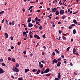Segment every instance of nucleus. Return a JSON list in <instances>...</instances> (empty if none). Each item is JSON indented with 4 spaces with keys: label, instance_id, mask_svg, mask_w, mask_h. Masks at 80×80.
Here are the masks:
<instances>
[{
    "label": "nucleus",
    "instance_id": "54",
    "mask_svg": "<svg viewBox=\"0 0 80 80\" xmlns=\"http://www.w3.org/2000/svg\"><path fill=\"white\" fill-rule=\"evenodd\" d=\"M14 48V47L13 46H12L11 47V49H13Z\"/></svg>",
    "mask_w": 80,
    "mask_h": 80
},
{
    "label": "nucleus",
    "instance_id": "1",
    "mask_svg": "<svg viewBox=\"0 0 80 80\" xmlns=\"http://www.w3.org/2000/svg\"><path fill=\"white\" fill-rule=\"evenodd\" d=\"M62 60V59L60 58H58L57 60H56V59H54V60L52 61V65H54L55 63H57V62H58V61H61Z\"/></svg>",
    "mask_w": 80,
    "mask_h": 80
},
{
    "label": "nucleus",
    "instance_id": "57",
    "mask_svg": "<svg viewBox=\"0 0 80 80\" xmlns=\"http://www.w3.org/2000/svg\"><path fill=\"white\" fill-rule=\"evenodd\" d=\"M39 43H38L37 44V45L36 46V47H37V46H38V45H39Z\"/></svg>",
    "mask_w": 80,
    "mask_h": 80
},
{
    "label": "nucleus",
    "instance_id": "24",
    "mask_svg": "<svg viewBox=\"0 0 80 80\" xmlns=\"http://www.w3.org/2000/svg\"><path fill=\"white\" fill-rule=\"evenodd\" d=\"M15 22H14V21H12V25H14V24H15V23H14Z\"/></svg>",
    "mask_w": 80,
    "mask_h": 80
},
{
    "label": "nucleus",
    "instance_id": "41",
    "mask_svg": "<svg viewBox=\"0 0 80 80\" xmlns=\"http://www.w3.org/2000/svg\"><path fill=\"white\" fill-rule=\"evenodd\" d=\"M10 38L12 40H13V37L12 36H11L10 37Z\"/></svg>",
    "mask_w": 80,
    "mask_h": 80
},
{
    "label": "nucleus",
    "instance_id": "53",
    "mask_svg": "<svg viewBox=\"0 0 80 80\" xmlns=\"http://www.w3.org/2000/svg\"><path fill=\"white\" fill-rule=\"evenodd\" d=\"M54 80H59V79L58 78H55L54 79Z\"/></svg>",
    "mask_w": 80,
    "mask_h": 80
},
{
    "label": "nucleus",
    "instance_id": "13",
    "mask_svg": "<svg viewBox=\"0 0 80 80\" xmlns=\"http://www.w3.org/2000/svg\"><path fill=\"white\" fill-rule=\"evenodd\" d=\"M73 22L74 23H75V24H77V20L75 19H73Z\"/></svg>",
    "mask_w": 80,
    "mask_h": 80
},
{
    "label": "nucleus",
    "instance_id": "59",
    "mask_svg": "<svg viewBox=\"0 0 80 80\" xmlns=\"http://www.w3.org/2000/svg\"><path fill=\"white\" fill-rule=\"evenodd\" d=\"M32 71L33 72H35V69H33L32 70Z\"/></svg>",
    "mask_w": 80,
    "mask_h": 80
},
{
    "label": "nucleus",
    "instance_id": "7",
    "mask_svg": "<svg viewBox=\"0 0 80 80\" xmlns=\"http://www.w3.org/2000/svg\"><path fill=\"white\" fill-rule=\"evenodd\" d=\"M32 20V18L31 17H29L28 18L27 22L28 23H29V22H30V21Z\"/></svg>",
    "mask_w": 80,
    "mask_h": 80
},
{
    "label": "nucleus",
    "instance_id": "50",
    "mask_svg": "<svg viewBox=\"0 0 80 80\" xmlns=\"http://www.w3.org/2000/svg\"><path fill=\"white\" fill-rule=\"evenodd\" d=\"M59 33L60 34L62 33V31L60 30L59 31Z\"/></svg>",
    "mask_w": 80,
    "mask_h": 80
},
{
    "label": "nucleus",
    "instance_id": "18",
    "mask_svg": "<svg viewBox=\"0 0 80 80\" xmlns=\"http://www.w3.org/2000/svg\"><path fill=\"white\" fill-rule=\"evenodd\" d=\"M46 75V77H49V76H50V75H51V74L50 73H48L46 75Z\"/></svg>",
    "mask_w": 80,
    "mask_h": 80
},
{
    "label": "nucleus",
    "instance_id": "27",
    "mask_svg": "<svg viewBox=\"0 0 80 80\" xmlns=\"http://www.w3.org/2000/svg\"><path fill=\"white\" fill-rule=\"evenodd\" d=\"M16 65V67H19V64L18 63H17Z\"/></svg>",
    "mask_w": 80,
    "mask_h": 80
},
{
    "label": "nucleus",
    "instance_id": "47",
    "mask_svg": "<svg viewBox=\"0 0 80 80\" xmlns=\"http://www.w3.org/2000/svg\"><path fill=\"white\" fill-rule=\"evenodd\" d=\"M18 45H20V44H21L20 42H18Z\"/></svg>",
    "mask_w": 80,
    "mask_h": 80
},
{
    "label": "nucleus",
    "instance_id": "4",
    "mask_svg": "<svg viewBox=\"0 0 80 80\" xmlns=\"http://www.w3.org/2000/svg\"><path fill=\"white\" fill-rule=\"evenodd\" d=\"M49 69L48 68H47L46 70L44 71V73H47L48 72H49Z\"/></svg>",
    "mask_w": 80,
    "mask_h": 80
},
{
    "label": "nucleus",
    "instance_id": "30",
    "mask_svg": "<svg viewBox=\"0 0 80 80\" xmlns=\"http://www.w3.org/2000/svg\"><path fill=\"white\" fill-rule=\"evenodd\" d=\"M73 53V54H74V55H78V52H74Z\"/></svg>",
    "mask_w": 80,
    "mask_h": 80
},
{
    "label": "nucleus",
    "instance_id": "10",
    "mask_svg": "<svg viewBox=\"0 0 80 80\" xmlns=\"http://www.w3.org/2000/svg\"><path fill=\"white\" fill-rule=\"evenodd\" d=\"M58 79H60V78L61 77V76H60V73H58Z\"/></svg>",
    "mask_w": 80,
    "mask_h": 80
},
{
    "label": "nucleus",
    "instance_id": "46",
    "mask_svg": "<svg viewBox=\"0 0 80 80\" xmlns=\"http://www.w3.org/2000/svg\"><path fill=\"white\" fill-rule=\"evenodd\" d=\"M43 73H44V72H43V71H41V74H43Z\"/></svg>",
    "mask_w": 80,
    "mask_h": 80
},
{
    "label": "nucleus",
    "instance_id": "61",
    "mask_svg": "<svg viewBox=\"0 0 80 80\" xmlns=\"http://www.w3.org/2000/svg\"><path fill=\"white\" fill-rule=\"evenodd\" d=\"M43 48H44L45 49H46V48H47L45 46H43Z\"/></svg>",
    "mask_w": 80,
    "mask_h": 80
},
{
    "label": "nucleus",
    "instance_id": "39",
    "mask_svg": "<svg viewBox=\"0 0 80 80\" xmlns=\"http://www.w3.org/2000/svg\"><path fill=\"white\" fill-rule=\"evenodd\" d=\"M71 27H74L75 26V24H72L71 25Z\"/></svg>",
    "mask_w": 80,
    "mask_h": 80
},
{
    "label": "nucleus",
    "instance_id": "43",
    "mask_svg": "<svg viewBox=\"0 0 80 80\" xmlns=\"http://www.w3.org/2000/svg\"><path fill=\"white\" fill-rule=\"evenodd\" d=\"M58 18H59L58 17H56L55 18V19L56 20H58Z\"/></svg>",
    "mask_w": 80,
    "mask_h": 80
},
{
    "label": "nucleus",
    "instance_id": "60",
    "mask_svg": "<svg viewBox=\"0 0 80 80\" xmlns=\"http://www.w3.org/2000/svg\"><path fill=\"white\" fill-rule=\"evenodd\" d=\"M55 52H53L52 53V55L53 56L54 55H55Z\"/></svg>",
    "mask_w": 80,
    "mask_h": 80
},
{
    "label": "nucleus",
    "instance_id": "64",
    "mask_svg": "<svg viewBox=\"0 0 80 80\" xmlns=\"http://www.w3.org/2000/svg\"><path fill=\"white\" fill-rule=\"evenodd\" d=\"M49 17H52V14H50V15H49Z\"/></svg>",
    "mask_w": 80,
    "mask_h": 80
},
{
    "label": "nucleus",
    "instance_id": "56",
    "mask_svg": "<svg viewBox=\"0 0 80 80\" xmlns=\"http://www.w3.org/2000/svg\"><path fill=\"white\" fill-rule=\"evenodd\" d=\"M22 11L23 12H25V9H22Z\"/></svg>",
    "mask_w": 80,
    "mask_h": 80
},
{
    "label": "nucleus",
    "instance_id": "48",
    "mask_svg": "<svg viewBox=\"0 0 80 80\" xmlns=\"http://www.w3.org/2000/svg\"><path fill=\"white\" fill-rule=\"evenodd\" d=\"M52 27H55V24L54 23H52Z\"/></svg>",
    "mask_w": 80,
    "mask_h": 80
},
{
    "label": "nucleus",
    "instance_id": "33",
    "mask_svg": "<svg viewBox=\"0 0 80 80\" xmlns=\"http://www.w3.org/2000/svg\"><path fill=\"white\" fill-rule=\"evenodd\" d=\"M39 29H40V30H42V29L43 28H42V26H41L39 27Z\"/></svg>",
    "mask_w": 80,
    "mask_h": 80
},
{
    "label": "nucleus",
    "instance_id": "22",
    "mask_svg": "<svg viewBox=\"0 0 80 80\" xmlns=\"http://www.w3.org/2000/svg\"><path fill=\"white\" fill-rule=\"evenodd\" d=\"M34 37L35 38H37V37H38V35L36 34H34Z\"/></svg>",
    "mask_w": 80,
    "mask_h": 80
},
{
    "label": "nucleus",
    "instance_id": "14",
    "mask_svg": "<svg viewBox=\"0 0 80 80\" xmlns=\"http://www.w3.org/2000/svg\"><path fill=\"white\" fill-rule=\"evenodd\" d=\"M59 14V12L58 11H56L55 13L56 15H58Z\"/></svg>",
    "mask_w": 80,
    "mask_h": 80
},
{
    "label": "nucleus",
    "instance_id": "36",
    "mask_svg": "<svg viewBox=\"0 0 80 80\" xmlns=\"http://www.w3.org/2000/svg\"><path fill=\"white\" fill-rule=\"evenodd\" d=\"M38 18H37V17H36L35 19L34 20H35V21H37V20H38Z\"/></svg>",
    "mask_w": 80,
    "mask_h": 80
},
{
    "label": "nucleus",
    "instance_id": "11",
    "mask_svg": "<svg viewBox=\"0 0 80 80\" xmlns=\"http://www.w3.org/2000/svg\"><path fill=\"white\" fill-rule=\"evenodd\" d=\"M5 36H6L5 38H8V34H7V33L5 32Z\"/></svg>",
    "mask_w": 80,
    "mask_h": 80
},
{
    "label": "nucleus",
    "instance_id": "45",
    "mask_svg": "<svg viewBox=\"0 0 80 80\" xmlns=\"http://www.w3.org/2000/svg\"><path fill=\"white\" fill-rule=\"evenodd\" d=\"M72 27H71V26L69 27H68L69 29H72Z\"/></svg>",
    "mask_w": 80,
    "mask_h": 80
},
{
    "label": "nucleus",
    "instance_id": "51",
    "mask_svg": "<svg viewBox=\"0 0 80 80\" xmlns=\"http://www.w3.org/2000/svg\"><path fill=\"white\" fill-rule=\"evenodd\" d=\"M45 37V34H44L42 36L43 38H44Z\"/></svg>",
    "mask_w": 80,
    "mask_h": 80
},
{
    "label": "nucleus",
    "instance_id": "34",
    "mask_svg": "<svg viewBox=\"0 0 80 80\" xmlns=\"http://www.w3.org/2000/svg\"><path fill=\"white\" fill-rule=\"evenodd\" d=\"M2 66H3V67H5V64L4 63H2Z\"/></svg>",
    "mask_w": 80,
    "mask_h": 80
},
{
    "label": "nucleus",
    "instance_id": "58",
    "mask_svg": "<svg viewBox=\"0 0 80 80\" xmlns=\"http://www.w3.org/2000/svg\"><path fill=\"white\" fill-rule=\"evenodd\" d=\"M26 53H27V52H26V51H24L23 52V53H24V54H26Z\"/></svg>",
    "mask_w": 80,
    "mask_h": 80
},
{
    "label": "nucleus",
    "instance_id": "23",
    "mask_svg": "<svg viewBox=\"0 0 80 80\" xmlns=\"http://www.w3.org/2000/svg\"><path fill=\"white\" fill-rule=\"evenodd\" d=\"M23 36H25V35H26L27 34L26 33V32H23Z\"/></svg>",
    "mask_w": 80,
    "mask_h": 80
},
{
    "label": "nucleus",
    "instance_id": "32",
    "mask_svg": "<svg viewBox=\"0 0 80 80\" xmlns=\"http://www.w3.org/2000/svg\"><path fill=\"white\" fill-rule=\"evenodd\" d=\"M30 37L31 38H33V37H32V34H29Z\"/></svg>",
    "mask_w": 80,
    "mask_h": 80
},
{
    "label": "nucleus",
    "instance_id": "40",
    "mask_svg": "<svg viewBox=\"0 0 80 80\" xmlns=\"http://www.w3.org/2000/svg\"><path fill=\"white\" fill-rule=\"evenodd\" d=\"M32 34H33V33H32V32L31 31H30L29 35H32Z\"/></svg>",
    "mask_w": 80,
    "mask_h": 80
},
{
    "label": "nucleus",
    "instance_id": "38",
    "mask_svg": "<svg viewBox=\"0 0 80 80\" xmlns=\"http://www.w3.org/2000/svg\"><path fill=\"white\" fill-rule=\"evenodd\" d=\"M70 46L67 48V49L68 51L70 50Z\"/></svg>",
    "mask_w": 80,
    "mask_h": 80
},
{
    "label": "nucleus",
    "instance_id": "28",
    "mask_svg": "<svg viewBox=\"0 0 80 80\" xmlns=\"http://www.w3.org/2000/svg\"><path fill=\"white\" fill-rule=\"evenodd\" d=\"M41 62L42 63H43L44 64H45V61H44V60L42 61Z\"/></svg>",
    "mask_w": 80,
    "mask_h": 80
},
{
    "label": "nucleus",
    "instance_id": "44",
    "mask_svg": "<svg viewBox=\"0 0 80 80\" xmlns=\"http://www.w3.org/2000/svg\"><path fill=\"white\" fill-rule=\"evenodd\" d=\"M33 6H32L30 7H29V8H30L31 9H32V8H33Z\"/></svg>",
    "mask_w": 80,
    "mask_h": 80
},
{
    "label": "nucleus",
    "instance_id": "29",
    "mask_svg": "<svg viewBox=\"0 0 80 80\" xmlns=\"http://www.w3.org/2000/svg\"><path fill=\"white\" fill-rule=\"evenodd\" d=\"M76 50L75 49V47H74L73 48V53H75V50Z\"/></svg>",
    "mask_w": 80,
    "mask_h": 80
},
{
    "label": "nucleus",
    "instance_id": "15",
    "mask_svg": "<svg viewBox=\"0 0 80 80\" xmlns=\"http://www.w3.org/2000/svg\"><path fill=\"white\" fill-rule=\"evenodd\" d=\"M55 52H56L57 53H58V54H59V53H60V52H59V51H58L57 49H55Z\"/></svg>",
    "mask_w": 80,
    "mask_h": 80
},
{
    "label": "nucleus",
    "instance_id": "42",
    "mask_svg": "<svg viewBox=\"0 0 80 80\" xmlns=\"http://www.w3.org/2000/svg\"><path fill=\"white\" fill-rule=\"evenodd\" d=\"M38 72H39V73H40V72H41V70L38 69Z\"/></svg>",
    "mask_w": 80,
    "mask_h": 80
},
{
    "label": "nucleus",
    "instance_id": "63",
    "mask_svg": "<svg viewBox=\"0 0 80 80\" xmlns=\"http://www.w3.org/2000/svg\"><path fill=\"white\" fill-rule=\"evenodd\" d=\"M71 42H73V38H71Z\"/></svg>",
    "mask_w": 80,
    "mask_h": 80
},
{
    "label": "nucleus",
    "instance_id": "31",
    "mask_svg": "<svg viewBox=\"0 0 80 80\" xmlns=\"http://www.w3.org/2000/svg\"><path fill=\"white\" fill-rule=\"evenodd\" d=\"M4 13V11H2L1 12H0V15L1 14H3Z\"/></svg>",
    "mask_w": 80,
    "mask_h": 80
},
{
    "label": "nucleus",
    "instance_id": "3",
    "mask_svg": "<svg viewBox=\"0 0 80 80\" xmlns=\"http://www.w3.org/2000/svg\"><path fill=\"white\" fill-rule=\"evenodd\" d=\"M57 8H55L52 9L51 12L52 13H53V12H55L57 11Z\"/></svg>",
    "mask_w": 80,
    "mask_h": 80
},
{
    "label": "nucleus",
    "instance_id": "25",
    "mask_svg": "<svg viewBox=\"0 0 80 80\" xmlns=\"http://www.w3.org/2000/svg\"><path fill=\"white\" fill-rule=\"evenodd\" d=\"M34 27L36 29H37L38 28V27H37V26L36 25H34Z\"/></svg>",
    "mask_w": 80,
    "mask_h": 80
},
{
    "label": "nucleus",
    "instance_id": "26",
    "mask_svg": "<svg viewBox=\"0 0 80 80\" xmlns=\"http://www.w3.org/2000/svg\"><path fill=\"white\" fill-rule=\"evenodd\" d=\"M66 18V16L63 15L62 16V18L63 19H65V18Z\"/></svg>",
    "mask_w": 80,
    "mask_h": 80
},
{
    "label": "nucleus",
    "instance_id": "17",
    "mask_svg": "<svg viewBox=\"0 0 80 80\" xmlns=\"http://www.w3.org/2000/svg\"><path fill=\"white\" fill-rule=\"evenodd\" d=\"M73 33L74 34H75L76 33V30L75 29H74L73 30Z\"/></svg>",
    "mask_w": 80,
    "mask_h": 80
},
{
    "label": "nucleus",
    "instance_id": "20",
    "mask_svg": "<svg viewBox=\"0 0 80 80\" xmlns=\"http://www.w3.org/2000/svg\"><path fill=\"white\" fill-rule=\"evenodd\" d=\"M12 62H15V59L13 58H12Z\"/></svg>",
    "mask_w": 80,
    "mask_h": 80
},
{
    "label": "nucleus",
    "instance_id": "55",
    "mask_svg": "<svg viewBox=\"0 0 80 80\" xmlns=\"http://www.w3.org/2000/svg\"><path fill=\"white\" fill-rule=\"evenodd\" d=\"M4 22V19H3L2 20V23H3Z\"/></svg>",
    "mask_w": 80,
    "mask_h": 80
},
{
    "label": "nucleus",
    "instance_id": "16",
    "mask_svg": "<svg viewBox=\"0 0 80 80\" xmlns=\"http://www.w3.org/2000/svg\"><path fill=\"white\" fill-rule=\"evenodd\" d=\"M39 67L40 68H43V64H39Z\"/></svg>",
    "mask_w": 80,
    "mask_h": 80
},
{
    "label": "nucleus",
    "instance_id": "62",
    "mask_svg": "<svg viewBox=\"0 0 80 80\" xmlns=\"http://www.w3.org/2000/svg\"><path fill=\"white\" fill-rule=\"evenodd\" d=\"M36 24H38V25H39V22H36Z\"/></svg>",
    "mask_w": 80,
    "mask_h": 80
},
{
    "label": "nucleus",
    "instance_id": "37",
    "mask_svg": "<svg viewBox=\"0 0 80 80\" xmlns=\"http://www.w3.org/2000/svg\"><path fill=\"white\" fill-rule=\"evenodd\" d=\"M18 79L19 80H23V78H18Z\"/></svg>",
    "mask_w": 80,
    "mask_h": 80
},
{
    "label": "nucleus",
    "instance_id": "21",
    "mask_svg": "<svg viewBox=\"0 0 80 80\" xmlns=\"http://www.w3.org/2000/svg\"><path fill=\"white\" fill-rule=\"evenodd\" d=\"M62 39H63V40H67V38H66L64 36H63L62 37Z\"/></svg>",
    "mask_w": 80,
    "mask_h": 80
},
{
    "label": "nucleus",
    "instance_id": "19",
    "mask_svg": "<svg viewBox=\"0 0 80 80\" xmlns=\"http://www.w3.org/2000/svg\"><path fill=\"white\" fill-rule=\"evenodd\" d=\"M3 62V59L2 58L0 59V63H2Z\"/></svg>",
    "mask_w": 80,
    "mask_h": 80
},
{
    "label": "nucleus",
    "instance_id": "2",
    "mask_svg": "<svg viewBox=\"0 0 80 80\" xmlns=\"http://www.w3.org/2000/svg\"><path fill=\"white\" fill-rule=\"evenodd\" d=\"M13 68L12 70L14 72H19V69H18L17 68L13 66Z\"/></svg>",
    "mask_w": 80,
    "mask_h": 80
},
{
    "label": "nucleus",
    "instance_id": "6",
    "mask_svg": "<svg viewBox=\"0 0 80 80\" xmlns=\"http://www.w3.org/2000/svg\"><path fill=\"white\" fill-rule=\"evenodd\" d=\"M28 27H33V24L31 23L30 22H29L28 25Z\"/></svg>",
    "mask_w": 80,
    "mask_h": 80
},
{
    "label": "nucleus",
    "instance_id": "9",
    "mask_svg": "<svg viewBox=\"0 0 80 80\" xmlns=\"http://www.w3.org/2000/svg\"><path fill=\"white\" fill-rule=\"evenodd\" d=\"M61 65V62H58V63L57 64V67H60Z\"/></svg>",
    "mask_w": 80,
    "mask_h": 80
},
{
    "label": "nucleus",
    "instance_id": "35",
    "mask_svg": "<svg viewBox=\"0 0 80 80\" xmlns=\"http://www.w3.org/2000/svg\"><path fill=\"white\" fill-rule=\"evenodd\" d=\"M37 39L38 40H40V37L38 36L37 37Z\"/></svg>",
    "mask_w": 80,
    "mask_h": 80
},
{
    "label": "nucleus",
    "instance_id": "8",
    "mask_svg": "<svg viewBox=\"0 0 80 80\" xmlns=\"http://www.w3.org/2000/svg\"><path fill=\"white\" fill-rule=\"evenodd\" d=\"M4 72L3 70L1 68H0V74H1L2 73H3Z\"/></svg>",
    "mask_w": 80,
    "mask_h": 80
},
{
    "label": "nucleus",
    "instance_id": "5",
    "mask_svg": "<svg viewBox=\"0 0 80 80\" xmlns=\"http://www.w3.org/2000/svg\"><path fill=\"white\" fill-rule=\"evenodd\" d=\"M64 13H65V11L63 10H62L60 11V15H62V14H63Z\"/></svg>",
    "mask_w": 80,
    "mask_h": 80
},
{
    "label": "nucleus",
    "instance_id": "49",
    "mask_svg": "<svg viewBox=\"0 0 80 80\" xmlns=\"http://www.w3.org/2000/svg\"><path fill=\"white\" fill-rule=\"evenodd\" d=\"M8 60H11V58L10 57L8 58Z\"/></svg>",
    "mask_w": 80,
    "mask_h": 80
},
{
    "label": "nucleus",
    "instance_id": "12",
    "mask_svg": "<svg viewBox=\"0 0 80 80\" xmlns=\"http://www.w3.org/2000/svg\"><path fill=\"white\" fill-rule=\"evenodd\" d=\"M29 69H26L25 70V73H27V72H29Z\"/></svg>",
    "mask_w": 80,
    "mask_h": 80
},
{
    "label": "nucleus",
    "instance_id": "52",
    "mask_svg": "<svg viewBox=\"0 0 80 80\" xmlns=\"http://www.w3.org/2000/svg\"><path fill=\"white\" fill-rule=\"evenodd\" d=\"M32 23H35V21L33 20H32Z\"/></svg>",
    "mask_w": 80,
    "mask_h": 80
}]
</instances>
